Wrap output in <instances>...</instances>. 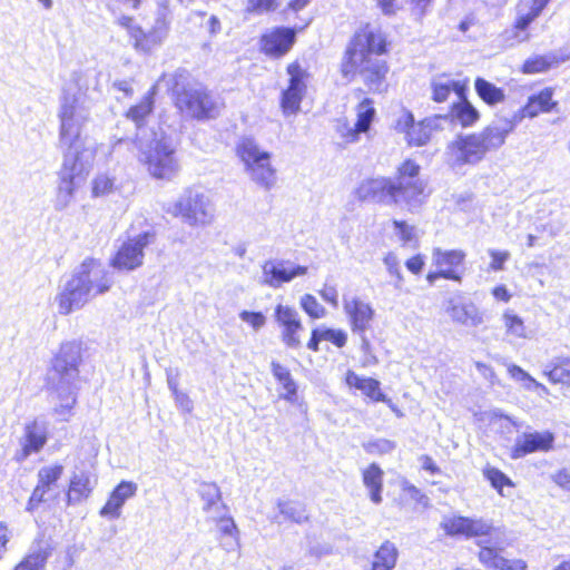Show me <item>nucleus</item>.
Segmentation results:
<instances>
[{
  "label": "nucleus",
  "mask_w": 570,
  "mask_h": 570,
  "mask_svg": "<svg viewBox=\"0 0 570 570\" xmlns=\"http://www.w3.org/2000/svg\"><path fill=\"white\" fill-rule=\"evenodd\" d=\"M344 383L350 389L361 391L371 402L387 401V395L382 391L381 383L376 379L360 376L356 372L347 370Z\"/></svg>",
  "instance_id": "nucleus-27"
},
{
  "label": "nucleus",
  "mask_w": 570,
  "mask_h": 570,
  "mask_svg": "<svg viewBox=\"0 0 570 570\" xmlns=\"http://www.w3.org/2000/svg\"><path fill=\"white\" fill-rule=\"evenodd\" d=\"M263 284L272 288H278L283 284L308 273V267L303 265H289L286 261H267L262 266Z\"/></svg>",
  "instance_id": "nucleus-18"
},
{
  "label": "nucleus",
  "mask_w": 570,
  "mask_h": 570,
  "mask_svg": "<svg viewBox=\"0 0 570 570\" xmlns=\"http://www.w3.org/2000/svg\"><path fill=\"white\" fill-rule=\"evenodd\" d=\"M394 228L396 229L397 236L403 243H417V237L415 234V229L413 226L409 225L404 220H393L392 222Z\"/></svg>",
  "instance_id": "nucleus-56"
},
{
  "label": "nucleus",
  "mask_w": 570,
  "mask_h": 570,
  "mask_svg": "<svg viewBox=\"0 0 570 570\" xmlns=\"http://www.w3.org/2000/svg\"><path fill=\"white\" fill-rule=\"evenodd\" d=\"M274 317L282 330V342L291 348L301 347L299 333L303 331V324L297 311L292 306L278 304L274 309Z\"/></svg>",
  "instance_id": "nucleus-15"
},
{
  "label": "nucleus",
  "mask_w": 570,
  "mask_h": 570,
  "mask_svg": "<svg viewBox=\"0 0 570 570\" xmlns=\"http://www.w3.org/2000/svg\"><path fill=\"white\" fill-rule=\"evenodd\" d=\"M286 73L288 76L287 85L307 90V83L312 78L306 62L299 58L293 59L286 65Z\"/></svg>",
  "instance_id": "nucleus-40"
},
{
  "label": "nucleus",
  "mask_w": 570,
  "mask_h": 570,
  "mask_svg": "<svg viewBox=\"0 0 570 570\" xmlns=\"http://www.w3.org/2000/svg\"><path fill=\"white\" fill-rule=\"evenodd\" d=\"M403 493L406 498L415 501L416 503L422 504L423 507L428 505L429 499L428 497L415 485L405 484L403 487Z\"/></svg>",
  "instance_id": "nucleus-62"
},
{
  "label": "nucleus",
  "mask_w": 570,
  "mask_h": 570,
  "mask_svg": "<svg viewBox=\"0 0 570 570\" xmlns=\"http://www.w3.org/2000/svg\"><path fill=\"white\" fill-rule=\"evenodd\" d=\"M551 384L570 386V356L559 355L554 357L543 372Z\"/></svg>",
  "instance_id": "nucleus-37"
},
{
  "label": "nucleus",
  "mask_w": 570,
  "mask_h": 570,
  "mask_svg": "<svg viewBox=\"0 0 570 570\" xmlns=\"http://www.w3.org/2000/svg\"><path fill=\"white\" fill-rule=\"evenodd\" d=\"M556 89L547 86L530 95L514 118L533 119L540 115L558 112L560 104L554 97Z\"/></svg>",
  "instance_id": "nucleus-14"
},
{
  "label": "nucleus",
  "mask_w": 570,
  "mask_h": 570,
  "mask_svg": "<svg viewBox=\"0 0 570 570\" xmlns=\"http://www.w3.org/2000/svg\"><path fill=\"white\" fill-rule=\"evenodd\" d=\"M49 440L46 426L38 420H31L24 424L20 449L14 454L17 462H23L31 454L39 453Z\"/></svg>",
  "instance_id": "nucleus-19"
},
{
  "label": "nucleus",
  "mask_w": 570,
  "mask_h": 570,
  "mask_svg": "<svg viewBox=\"0 0 570 570\" xmlns=\"http://www.w3.org/2000/svg\"><path fill=\"white\" fill-rule=\"evenodd\" d=\"M49 551L47 549H39L27 554L14 568V570H42Z\"/></svg>",
  "instance_id": "nucleus-47"
},
{
  "label": "nucleus",
  "mask_w": 570,
  "mask_h": 570,
  "mask_svg": "<svg viewBox=\"0 0 570 570\" xmlns=\"http://www.w3.org/2000/svg\"><path fill=\"white\" fill-rule=\"evenodd\" d=\"M434 0H409L410 7L412 12L419 17L423 18L428 11L429 8L432 6Z\"/></svg>",
  "instance_id": "nucleus-63"
},
{
  "label": "nucleus",
  "mask_w": 570,
  "mask_h": 570,
  "mask_svg": "<svg viewBox=\"0 0 570 570\" xmlns=\"http://www.w3.org/2000/svg\"><path fill=\"white\" fill-rule=\"evenodd\" d=\"M502 323L504 335L510 341H527L532 336V331L525 321L512 309H505L502 313Z\"/></svg>",
  "instance_id": "nucleus-31"
},
{
  "label": "nucleus",
  "mask_w": 570,
  "mask_h": 570,
  "mask_svg": "<svg viewBox=\"0 0 570 570\" xmlns=\"http://www.w3.org/2000/svg\"><path fill=\"white\" fill-rule=\"evenodd\" d=\"M116 178L108 174H98L91 180V195L95 198L105 197L116 190Z\"/></svg>",
  "instance_id": "nucleus-45"
},
{
  "label": "nucleus",
  "mask_w": 570,
  "mask_h": 570,
  "mask_svg": "<svg viewBox=\"0 0 570 570\" xmlns=\"http://www.w3.org/2000/svg\"><path fill=\"white\" fill-rule=\"evenodd\" d=\"M156 233L147 230L121 243L110 259V266L122 272H130L142 266L144 250L154 243Z\"/></svg>",
  "instance_id": "nucleus-10"
},
{
  "label": "nucleus",
  "mask_w": 570,
  "mask_h": 570,
  "mask_svg": "<svg viewBox=\"0 0 570 570\" xmlns=\"http://www.w3.org/2000/svg\"><path fill=\"white\" fill-rule=\"evenodd\" d=\"M117 24L124 28L129 38L132 40L135 49L148 52L157 46L160 40L151 32L145 31L141 26L136 22L132 16H121L117 19Z\"/></svg>",
  "instance_id": "nucleus-25"
},
{
  "label": "nucleus",
  "mask_w": 570,
  "mask_h": 570,
  "mask_svg": "<svg viewBox=\"0 0 570 570\" xmlns=\"http://www.w3.org/2000/svg\"><path fill=\"white\" fill-rule=\"evenodd\" d=\"M368 454L384 455L395 449V443L389 439L371 440L363 445Z\"/></svg>",
  "instance_id": "nucleus-53"
},
{
  "label": "nucleus",
  "mask_w": 570,
  "mask_h": 570,
  "mask_svg": "<svg viewBox=\"0 0 570 570\" xmlns=\"http://www.w3.org/2000/svg\"><path fill=\"white\" fill-rule=\"evenodd\" d=\"M271 371L274 379L285 391L284 394L281 395V399L289 403L296 402L298 386L292 377L289 368L277 361H273L271 363Z\"/></svg>",
  "instance_id": "nucleus-35"
},
{
  "label": "nucleus",
  "mask_w": 570,
  "mask_h": 570,
  "mask_svg": "<svg viewBox=\"0 0 570 570\" xmlns=\"http://www.w3.org/2000/svg\"><path fill=\"white\" fill-rule=\"evenodd\" d=\"M137 492V484L132 481L119 482L110 492L106 503L99 511V514L108 519L120 517L121 508L125 502L132 498Z\"/></svg>",
  "instance_id": "nucleus-24"
},
{
  "label": "nucleus",
  "mask_w": 570,
  "mask_h": 570,
  "mask_svg": "<svg viewBox=\"0 0 570 570\" xmlns=\"http://www.w3.org/2000/svg\"><path fill=\"white\" fill-rule=\"evenodd\" d=\"M512 130L487 126L479 132L460 134L451 140L445 149L446 161L451 167L475 165L483 160L491 150L501 147Z\"/></svg>",
  "instance_id": "nucleus-4"
},
{
  "label": "nucleus",
  "mask_w": 570,
  "mask_h": 570,
  "mask_svg": "<svg viewBox=\"0 0 570 570\" xmlns=\"http://www.w3.org/2000/svg\"><path fill=\"white\" fill-rule=\"evenodd\" d=\"M474 90L478 97L488 106L492 107L505 101L504 90L482 77L475 78Z\"/></svg>",
  "instance_id": "nucleus-39"
},
{
  "label": "nucleus",
  "mask_w": 570,
  "mask_h": 570,
  "mask_svg": "<svg viewBox=\"0 0 570 570\" xmlns=\"http://www.w3.org/2000/svg\"><path fill=\"white\" fill-rule=\"evenodd\" d=\"M168 213L173 217L181 218L191 226L208 224L213 218L208 198L193 189H186L173 204Z\"/></svg>",
  "instance_id": "nucleus-9"
},
{
  "label": "nucleus",
  "mask_w": 570,
  "mask_h": 570,
  "mask_svg": "<svg viewBox=\"0 0 570 570\" xmlns=\"http://www.w3.org/2000/svg\"><path fill=\"white\" fill-rule=\"evenodd\" d=\"M551 480L563 491H570V468H561L557 470Z\"/></svg>",
  "instance_id": "nucleus-61"
},
{
  "label": "nucleus",
  "mask_w": 570,
  "mask_h": 570,
  "mask_svg": "<svg viewBox=\"0 0 570 570\" xmlns=\"http://www.w3.org/2000/svg\"><path fill=\"white\" fill-rule=\"evenodd\" d=\"M399 549L391 540H384L373 553L371 570H393L399 560Z\"/></svg>",
  "instance_id": "nucleus-34"
},
{
  "label": "nucleus",
  "mask_w": 570,
  "mask_h": 570,
  "mask_svg": "<svg viewBox=\"0 0 570 570\" xmlns=\"http://www.w3.org/2000/svg\"><path fill=\"white\" fill-rule=\"evenodd\" d=\"M482 474L490 485L500 494L503 495L504 488H514L515 483L499 468L487 464Z\"/></svg>",
  "instance_id": "nucleus-43"
},
{
  "label": "nucleus",
  "mask_w": 570,
  "mask_h": 570,
  "mask_svg": "<svg viewBox=\"0 0 570 570\" xmlns=\"http://www.w3.org/2000/svg\"><path fill=\"white\" fill-rule=\"evenodd\" d=\"M480 547L478 552L479 562L490 570H528V563L523 559H505L502 556V549L497 546L483 544L478 542Z\"/></svg>",
  "instance_id": "nucleus-21"
},
{
  "label": "nucleus",
  "mask_w": 570,
  "mask_h": 570,
  "mask_svg": "<svg viewBox=\"0 0 570 570\" xmlns=\"http://www.w3.org/2000/svg\"><path fill=\"white\" fill-rule=\"evenodd\" d=\"M175 105L196 120H208L217 115V106L206 89L185 88L175 98Z\"/></svg>",
  "instance_id": "nucleus-12"
},
{
  "label": "nucleus",
  "mask_w": 570,
  "mask_h": 570,
  "mask_svg": "<svg viewBox=\"0 0 570 570\" xmlns=\"http://www.w3.org/2000/svg\"><path fill=\"white\" fill-rule=\"evenodd\" d=\"M376 8L385 17H394L402 10L400 0H373Z\"/></svg>",
  "instance_id": "nucleus-57"
},
{
  "label": "nucleus",
  "mask_w": 570,
  "mask_h": 570,
  "mask_svg": "<svg viewBox=\"0 0 570 570\" xmlns=\"http://www.w3.org/2000/svg\"><path fill=\"white\" fill-rule=\"evenodd\" d=\"M306 90L287 85L281 94L279 106L285 115H294L301 108Z\"/></svg>",
  "instance_id": "nucleus-42"
},
{
  "label": "nucleus",
  "mask_w": 570,
  "mask_h": 570,
  "mask_svg": "<svg viewBox=\"0 0 570 570\" xmlns=\"http://www.w3.org/2000/svg\"><path fill=\"white\" fill-rule=\"evenodd\" d=\"M298 29L277 24L262 31L257 38L258 53L272 61L285 58L297 42Z\"/></svg>",
  "instance_id": "nucleus-8"
},
{
  "label": "nucleus",
  "mask_w": 570,
  "mask_h": 570,
  "mask_svg": "<svg viewBox=\"0 0 570 570\" xmlns=\"http://www.w3.org/2000/svg\"><path fill=\"white\" fill-rule=\"evenodd\" d=\"M63 472L65 468L60 463L42 466L38 471L37 484L28 500V508L30 510L45 500L46 494L57 485L58 481L62 478Z\"/></svg>",
  "instance_id": "nucleus-22"
},
{
  "label": "nucleus",
  "mask_w": 570,
  "mask_h": 570,
  "mask_svg": "<svg viewBox=\"0 0 570 570\" xmlns=\"http://www.w3.org/2000/svg\"><path fill=\"white\" fill-rule=\"evenodd\" d=\"M139 161L157 180H171L179 171L176 148L165 136L151 140L141 151Z\"/></svg>",
  "instance_id": "nucleus-6"
},
{
  "label": "nucleus",
  "mask_w": 570,
  "mask_h": 570,
  "mask_svg": "<svg viewBox=\"0 0 570 570\" xmlns=\"http://www.w3.org/2000/svg\"><path fill=\"white\" fill-rule=\"evenodd\" d=\"M406 269L414 275H420L425 266V256L421 253L410 256L404 263Z\"/></svg>",
  "instance_id": "nucleus-60"
},
{
  "label": "nucleus",
  "mask_w": 570,
  "mask_h": 570,
  "mask_svg": "<svg viewBox=\"0 0 570 570\" xmlns=\"http://www.w3.org/2000/svg\"><path fill=\"white\" fill-rule=\"evenodd\" d=\"M114 285L111 274L101 262L95 258L85 259L77 273L66 283L57 295L59 313L68 315L87 304L90 296L107 293Z\"/></svg>",
  "instance_id": "nucleus-3"
},
{
  "label": "nucleus",
  "mask_w": 570,
  "mask_h": 570,
  "mask_svg": "<svg viewBox=\"0 0 570 570\" xmlns=\"http://www.w3.org/2000/svg\"><path fill=\"white\" fill-rule=\"evenodd\" d=\"M357 336L360 337V341H361L360 348L363 353L362 366L368 367V366L376 365L379 363V358L374 352V348L372 346L370 338L366 336V334L357 335Z\"/></svg>",
  "instance_id": "nucleus-54"
},
{
  "label": "nucleus",
  "mask_w": 570,
  "mask_h": 570,
  "mask_svg": "<svg viewBox=\"0 0 570 570\" xmlns=\"http://www.w3.org/2000/svg\"><path fill=\"white\" fill-rule=\"evenodd\" d=\"M554 434L551 431H531L523 433L511 448L510 458L518 460L537 452H549L554 446Z\"/></svg>",
  "instance_id": "nucleus-17"
},
{
  "label": "nucleus",
  "mask_w": 570,
  "mask_h": 570,
  "mask_svg": "<svg viewBox=\"0 0 570 570\" xmlns=\"http://www.w3.org/2000/svg\"><path fill=\"white\" fill-rule=\"evenodd\" d=\"M156 95L157 85H153L138 102L125 111V117L132 121L137 128L144 127L153 114Z\"/></svg>",
  "instance_id": "nucleus-29"
},
{
  "label": "nucleus",
  "mask_w": 570,
  "mask_h": 570,
  "mask_svg": "<svg viewBox=\"0 0 570 570\" xmlns=\"http://www.w3.org/2000/svg\"><path fill=\"white\" fill-rule=\"evenodd\" d=\"M420 462L422 464V469L428 472L431 475H439L441 474V468L438 465V463L434 461V459L431 455L423 454L420 456Z\"/></svg>",
  "instance_id": "nucleus-64"
},
{
  "label": "nucleus",
  "mask_w": 570,
  "mask_h": 570,
  "mask_svg": "<svg viewBox=\"0 0 570 570\" xmlns=\"http://www.w3.org/2000/svg\"><path fill=\"white\" fill-rule=\"evenodd\" d=\"M355 121L353 126L344 124L343 128H338L337 132L344 146L357 142L362 135H370L373 122L376 119L375 102L370 97H363L355 105Z\"/></svg>",
  "instance_id": "nucleus-13"
},
{
  "label": "nucleus",
  "mask_w": 570,
  "mask_h": 570,
  "mask_svg": "<svg viewBox=\"0 0 570 570\" xmlns=\"http://www.w3.org/2000/svg\"><path fill=\"white\" fill-rule=\"evenodd\" d=\"M218 546L227 551H236L239 549V532L230 517H222L217 520Z\"/></svg>",
  "instance_id": "nucleus-33"
},
{
  "label": "nucleus",
  "mask_w": 570,
  "mask_h": 570,
  "mask_svg": "<svg viewBox=\"0 0 570 570\" xmlns=\"http://www.w3.org/2000/svg\"><path fill=\"white\" fill-rule=\"evenodd\" d=\"M281 513L288 520L302 523L308 520L305 505L301 502L285 501L279 503Z\"/></svg>",
  "instance_id": "nucleus-49"
},
{
  "label": "nucleus",
  "mask_w": 570,
  "mask_h": 570,
  "mask_svg": "<svg viewBox=\"0 0 570 570\" xmlns=\"http://www.w3.org/2000/svg\"><path fill=\"white\" fill-rule=\"evenodd\" d=\"M78 107V99L73 97L72 99H65V101L61 105V109L59 112V119H60V137L65 138L70 134V129L73 125V120L76 117Z\"/></svg>",
  "instance_id": "nucleus-44"
},
{
  "label": "nucleus",
  "mask_w": 570,
  "mask_h": 570,
  "mask_svg": "<svg viewBox=\"0 0 570 570\" xmlns=\"http://www.w3.org/2000/svg\"><path fill=\"white\" fill-rule=\"evenodd\" d=\"M508 373L512 379L524 382L528 387H533L535 390L547 391V387L538 382L533 376H531L525 370L517 364H511L508 366Z\"/></svg>",
  "instance_id": "nucleus-52"
},
{
  "label": "nucleus",
  "mask_w": 570,
  "mask_h": 570,
  "mask_svg": "<svg viewBox=\"0 0 570 570\" xmlns=\"http://www.w3.org/2000/svg\"><path fill=\"white\" fill-rule=\"evenodd\" d=\"M465 252L462 249L433 248L432 262L435 269L426 274V282L434 284L438 279L443 278L460 283L462 281L463 271L465 269Z\"/></svg>",
  "instance_id": "nucleus-11"
},
{
  "label": "nucleus",
  "mask_w": 570,
  "mask_h": 570,
  "mask_svg": "<svg viewBox=\"0 0 570 570\" xmlns=\"http://www.w3.org/2000/svg\"><path fill=\"white\" fill-rule=\"evenodd\" d=\"M322 341L331 342L335 347L343 348L347 343V334L341 328H313L306 343V347L312 352L320 351Z\"/></svg>",
  "instance_id": "nucleus-32"
},
{
  "label": "nucleus",
  "mask_w": 570,
  "mask_h": 570,
  "mask_svg": "<svg viewBox=\"0 0 570 570\" xmlns=\"http://www.w3.org/2000/svg\"><path fill=\"white\" fill-rule=\"evenodd\" d=\"M541 13L537 9H534L532 6L530 7V9L527 12L518 14V17L515 18V20L512 24V30H513L514 35L515 36L522 35V39L528 40L530 35L527 31H528L530 24Z\"/></svg>",
  "instance_id": "nucleus-48"
},
{
  "label": "nucleus",
  "mask_w": 570,
  "mask_h": 570,
  "mask_svg": "<svg viewBox=\"0 0 570 570\" xmlns=\"http://www.w3.org/2000/svg\"><path fill=\"white\" fill-rule=\"evenodd\" d=\"M235 154L255 183L267 189L274 186L276 170L271 163L272 154L262 149L253 137H242L235 146Z\"/></svg>",
  "instance_id": "nucleus-5"
},
{
  "label": "nucleus",
  "mask_w": 570,
  "mask_h": 570,
  "mask_svg": "<svg viewBox=\"0 0 570 570\" xmlns=\"http://www.w3.org/2000/svg\"><path fill=\"white\" fill-rule=\"evenodd\" d=\"M344 312L350 328L355 335L366 334L375 320V309L373 306L358 297L346 301L344 303Z\"/></svg>",
  "instance_id": "nucleus-20"
},
{
  "label": "nucleus",
  "mask_w": 570,
  "mask_h": 570,
  "mask_svg": "<svg viewBox=\"0 0 570 570\" xmlns=\"http://www.w3.org/2000/svg\"><path fill=\"white\" fill-rule=\"evenodd\" d=\"M82 361L83 345L81 342H62L51 358L47 385L56 382L60 385L72 383L79 375Z\"/></svg>",
  "instance_id": "nucleus-7"
},
{
  "label": "nucleus",
  "mask_w": 570,
  "mask_h": 570,
  "mask_svg": "<svg viewBox=\"0 0 570 570\" xmlns=\"http://www.w3.org/2000/svg\"><path fill=\"white\" fill-rule=\"evenodd\" d=\"M399 131L403 132L407 145L424 146L431 138V126L424 120L416 122L410 111H405L396 122Z\"/></svg>",
  "instance_id": "nucleus-23"
},
{
  "label": "nucleus",
  "mask_w": 570,
  "mask_h": 570,
  "mask_svg": "<svg viewBox=\"0 0 570 570\" xmlns=\"http://www.w3.org/2000/svg\"><path fill=\"white\" fill-rule=\"evenodd\" d=\"M169 389L173 393V396H174V400L176 402V404L184 411V412H187V413H190L194 409V404H193V401L190 400V397L188 396L187 393L180 391L177 386V383L176 382H169Z\"/></svg>",
  "instance_id": "nucleus-55"
},
{
  "label": "nucleus",
  "mask_w": 570,
  "mask_h": 570,
  "mask_svg": "<svg viewBox=\"0 0 570 570\" xmlns=\"http://www.w3.org/2000/svg\"><path fill=\"white\" fill-rule=\"evenodd\" d=\"M489 255L491 257V262H490L489 268L491 271H494V272L502 271L503 267H504L505 262L510 257V253L509 252H507V250H497V249L490 250Z\"/></svg>",
  "instance_id": "nucleus-59"
},
{
  "label": "nucleus",
  "mask_w": 570,
  "mask_h": 570,
  "mask_svg": "<svg viewBox=\"0 0 570 570\" xmlns=\"http://www.w3.org/2000/svg\"><path fill=\"white\" fill-rule=\"evenodd\" d=\"M468 88V79L453 81L443 73L431 81V99L434 102L442 104L450 98L452 92H454L458 98L465 96Z\"/></svg>",
  "instance_id": "nucleus-28"
},
{
  "label": "nucleus",
  "mask_w": 570,
  "mask_h": 570,
  "mask_svg": "<svg viewBox=\"0 0 570 570\" xmlns=\"http://www.w3.org/2000/svg\"><path fill=\"white\" fill-rule=\"evenodd\" d=\"M299 305L304 313L312 320H320L326 316V308L312 294H304Z\"/></svg>",
  "instance_id": "nucleus-50"
},
{
  "label": "nucleus",
  "mask_w": 570,
  "mask_h": 570,
  "mask_svg": "<svg viewBox=\"0 0 570 570\" xmlns=\"http://www.w3.org/2000/svg\"><path fill=\"white\" fill-rule=\"evenodd\" d=\"M283 0H246L245 13L248 16H262L276 12Z\"/></svg>",
  "instance_id": "nucleus-46"
},
{
  "label": "nucleus",
  "mask_w": 570,
  "mask_h": 570,
  "mask_svg": "<svg viewBox=\"0 0 570 570\" xmlns=\"http://www.w3.org/2000/svg\"><path fill=\"white\" fill-rule=\"evenodd\" d=\"M444 118H446L451 124L459 125L462 128H470L480 120L481 115L465 95L463 97H459L456 101L450 105Z\"/></svg>",
  "instance_id": "nucleus-26"
},
{
  "label": "nucleus",
  "mask_w": 570,
  "mask_h": 570,
  "mask_svg": "<svg viewBox=\"0 0 570 570\" xmlns=\"http://www.w3.org/2000/svg\"><path fill=\"white\" fill-rule=\"evenodd\" d=\"M90 475L86 472L75 473L71 475L67 489V502L79 503L87 500L92 492Z\"/></svg>",
  "instance_id": "nucleus-36"
},
{
  "label": "nucleus",
  "mask_w": 570,
  "mask_h": 570,
  "mask_svg": "<svg viewBox=\"0 0 570 570\" xmlns=\"http://www.w3.org/2000/svg\"><path fill=\"white\" fill-rule=\"evenodd\" d=\"M559 63L560 59L554 55H533L522 62L520 72L523 75L546 73Z\"/></svg>",
  "instance_id": "nucleus-38"
},
{
  "label": "nucleus",
  "mask_w": 570,
  "mask_h": 570,
  "mask_svg": "<svg viewBox=\"0 0 570 570\" xmlns=\"http://www.w3.org/2000/svg\"><path fill=\"white\" fill-rule=\"evenodd\" d=\"M441 528L448 537L456 538H479L489 537L492 533V527L482 520L472 519L463 515H451L444 518Z\"/></svg>",
  "instance_id": "nucleus-16"
},
{
  "label": "nucleus",
  "mask_w": 570,
  "mask_h": 570,
  "mask_svg": "<svg viewBox=\"0 0 570 570\" xmlns=\"http://www.w3.org/2000/svg\"><path fill=\"white\" fill-rule=\"evenodd\" d=\"M383 263L386 267L389 275L394 279L396 286H401L404 283V276L402 273L401 262L395 253H387L383 257Z\"/></svg>",
  "instance_id": "nucleus-51"
},
{
  "label": "nucleus",
  "mask_w": 570,
  "mask_h": 570,
  "mask_svg": "<svg viewBox=\"0 0 570 570\" xmlns=\"http://www.w3.org/2000/svg\"><path fill=\"white\" fill-rule=\"evenodd\" d=\"M48 386L56 391V397L59 401V404L55 407V413L59 415L70 414L77 404V394L71 383L69 385H60L58 383L56 385V383H50Z\"/></svg>",
  "instance_id": "nucleus-41"
},
{
  "label": "nucleus",
  "mask_w": 570,
  "mask_h": 570,
  "mask_svg": "<svg viewBox=\"0 0 570 570\" xmlns=\"http://www.w3.org/2000/svg\"><path fill=\"white\" fill-rule=\"evenodd\" d=\"M421 166L413 159L403 160L396 168L395 179L384 176L363 179L355 188L360 202L382 205L422 203L428 196L426 185L419 179Z\"/></svg>",
  "instance_id": "nucleus-2"
},
{
  "label": "nucleus",
  "mask_w": 570,
  "mask_h": 570,
  "mask_svg": "<svg viewBox=\"0 0 570 570\" xmlns=\"http://www.w3.org/2000/svg\"><path fill=\"white\" fill-rule=\"evenodd\" d=\"M392 41L387 33L371 22L362 23L347 40L337 71L345 82L360 80L371 94H386L391 66L381 56L390 53Z\"/></svg>",
  "instance_id": "nucleus-1"
},
{
  "label": "nucleus",
  "mask_w": 570,
  "mask_h": 570,
  "mask_svg": "<svg viewBox=\"0 0 570 570\" xmlns=\"http://www.w3.org/2000/svg\"><path fill=\"white\" fill-rule=\"evenodd\" d=\"M362 482L367 489L370 500L374 504H381L383 501V485H384V471L382 468L373 462L364 468L361 472Z\"/></svg>",
  "instance_id": "nucleus-30"
},
{
  "label": "nucleus",
  "mask_w": 570,
  "mask_h": 570,
  "mask_svg": "<svg viewBox=\"0 0 570 570\" xmlns=\"http://www.w3.org/2000/svg\"><path fill=\"white\" fill-rule=\"evenodd\" d=\"M239 317L254 330L261 328L266 322V317L262 312L242 311Z\"/></svg>",
  "instance_id": "nucleus-58"
}]
</instances>
